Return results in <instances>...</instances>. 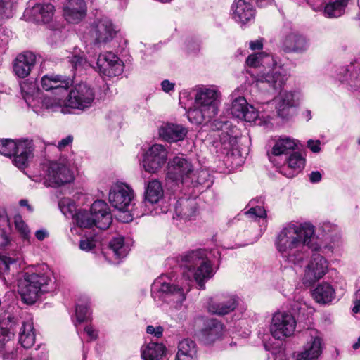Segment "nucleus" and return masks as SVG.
Masks as SVG:
<instances>
[{
	"instance_id": "f257e3e1",
	"label": "nucleus",
	"mask_w": 360,
	"mask_h": 360,
	"mask_svg": "<svg viewBox=\"0 0 360 360\" xmlns=\"http://www.w3.org/2000/svg\"><path fill=\"white\" fill-rule=\"evenodd\" d=\"M275 245L284 261L291 265L301 266L308 256L309 250L312 251L302 278L305 285H313L328 271V262L319 254L321 245L314 238V226L310 224H286L278 233Z\"/></svg>"
},
{
	"instance_id": "f03ea898",
	"label": "nucleus",
	"mask_w": 360,
	"mask_h": 360,
	"mask_svg": "<svg viewBox=\"0 0 360 360\" xmlns=\"http://www.w3.org/2000/svg\"><path fill=\"white\" fill-rule=\"evenodd\" d=\"M248 66L263 67L264 69L257 73V82L266 83L275 91L280 90L284 85L287 77L283 68L277 65L273 57L264 53H257L248 56L246 60Z\"/></svg>"
},
{
	"instance_id": "7ed1b4c3",
	"label": "nucleus",
	"mask_w": 360,
	"mask_h": 360,
	"mask_svg": "<svg viewBox=\"0 0 360 360\" xmlns=\"http://www.w3.org/2000/svg\"><path fill=\"white\" fill-rule=\"evenodd\" d=\"M49 281V276L44 274L25 272L18 284V292L22 300L33 304Z\"/></svg>"
},
{
	"instance_id": "20e7f679",
	"label": "nucleus",
	"mask_w": 360,
	"mask_h": 360,
	"mask_svg": "<svg viewBox=\"0 0 360 360\" xmlns=\"http://www.w3.org/2000/svg\"><path fill=\"white\" fill-rule=\"evenodd\" d=\"M32 153V143L29 141L17 143L12 139L0 140V154L7 157L13 155V162L18 168H23L27 165Z\"/></svg>"
},
{
	"instance_id": "39448f33",
	"label": "nucleus",
	"mask_w": 360,
	"mask_h": 360,
	"mask_svg": "<svg viewBox=\"0 0 360 360\" xmlns=\"http://www.w3.org/2000/svg\"><path fill=\"white\" fill-rule=\"evenodd\" d=\"M94 99V89L86 82H80L70 90L64 104L73 109L84 110L91 105Z\"/></svg>"
},
{
	"instance_id": "423d86ee",
	"label": "nucleus",
	"mask_w": 360,
	"mask_h": 360,
	"mask_svg": "<svg viewBox=\"0 0 360 360\" xmlns=\"http://www.w3.org/2000/svg\"><path fill=\"white\" fill-rule=\"evenodd\" d=\"M167 178L176 183L189 184L195 176L194 167L191 162L184 156H176L167 164Z\"/></svg>"
},
{
	"instance_id": "0eeeda50",
	"label": "nucleus",
	"mask_w": 360,
	"mask_h": 360,
	"mask_svg": "<svg viewBox=\"0 0 360 360\" xmlns=\"http://www.w3.org/2000/svg\"><path fill=\"white\" fill-rule=\"evenodd\" d=\"M295 327V319L290 313L278 311L273 315L270 332L274 338L283 340L291 336L294 333Z\"/></svg>"
},
{
	"instance_id": "6e6552de",
	"label": "nucleus",
	"mask_w": 360,
	"mask_h": 360,
	"mask_svg": "<svg viewBox=\"0 0 360 360\" xmlns=\"http://www.w3.org/2000/svg\"><path fill=\"white\" fill-rule=\"evenodd\" d=\"M168 152L161 144H154L144 153L143 167L148 173H157L166 163Z\"/></svg>"
},
{
	"instance_id": "1a4fd4ad",
	"label": "nucleus",
	"mask_w": 360,
	"mask_h": 360,
	"mask_svg": "<svg viewBox=\"0 0 360 360\" xmlns=\"http://www.w3.org/2000/svg\"><path fill=\"white\" fill-rule=\"evenodd\" d=\"M220 93L215 88H200L195 94V105L200 106L207 115L215 117L219 112Z\"/></svg>"
},
{
	"instance_id": "9d476101",
	"label": "nucleus",
	"mask_w": 360,
	"mask_h": 360,
	"mask_svg": "<svg viewBox=\"0 0 360 360\" xmlns=\"http://www.w3.org/2000/svg\"><path fill=\"white\" fill-rule=\"evenodd\" d=\"M74 179L73 173L63 162H53L47 167L45 180L50 186H60Z\"/></svg>"
},
{
	"instance_id": "9b49d317",
	"label": "nucleus",
	"mask_w": 360,
	"mask_h": 360,
	"mask_svg": "<svg viewBox=\"0 0 360 360\" xmlns=\"http://www.w3.org/2000/svg\"><path fill=\"white\" fill-rule=\"evenodd\" d=\"M307 341L303 351L296 356L295 360H317L323 350V340L318 330L309 329L305 332Z\"/></svg>"
},
{
	"instance_id": "f8f14e48",
	"label": "nucleus",
	"mask_w": 360,
	"mask_h": 360,
	"mask_svg": "<svg viewBox=\"0 0 360 360\" xmlns=\"http://www.w3.org/2000/svg\"><path fill=\"white\" fill-rule=\"evenodd\" d=\"M89 34L96 44H99L112 40L116 34V30L110 19L103 18L91 25Z\"/></svg>"
},
{
	"instance_id": "ddd939ff",
	"label": "nucleus",
	"mask_w": 360,
	"mask_h": 360,
	"mask_svg": "<svg viewBox=\"0 0 360 360\" xmlns=\"http://www.w3.org/2000/svg\"><path fill=\"white\" fill-rule=\"evenodd\" d=\"M153 288H158L161 299L167 302L175 304V307L181 305L186 299V294L183 288L162 281V278L155 280L153 283Z\"/></svg>"
},
{
	"instance_id": "4468645a",
	"label": "nucleus",
	"mask_w": 360,
	"mask_h": 360,
	"mask_svg": "<svg viewBox=\"0 0 360 360\" xmlns=\"http://www.w3.org/2000/svg\"><path fill=\"white\" fill-rule=\"evenodd\" d=\"M133 198V191L126 184L113 186L109 193L111 205L120 211H127Z\"/></svg>"
},
{
	"instance_id": "2eb2a0df",
	"label": "nucleus",
	"mask_w": 360,
	"mask_h": 360,
	"mask_svg": "<svg viewBox=\"0 0 360 360\" xmlns=\"http://www.w3.org/2000/svg\"><path fill=\"white\" fill-rule=\"evenodd\" d=\"M94 67L101 74L109 77L120 75L123 65L119 58L112 53L107 52L100 54Z\"/></svg>"
},
{
	"instance_id": "dca6fc26",
	"label": "nucleus",
	"mask_w": 360,
	"mask_h": 360,
	"mask_svg": "<svg viewBox=\"0 0 360 360\" xmlns=\"http://www.w3.org/2000/svg\"><path fill=\"white\" fill-rule=\"evenodd\" d=\"M238 304V297L233 295H226L211 300L207 309L210 313L224 316L234 311Z\"/></svg>"
},
{
	"instance_id": "f3484780",
	"label": "nucleus",
	"mask_w": 360,
	"mask_h": 360,
	"mask_svg": "<svg viewBox=\"0 0 360 360\" xmlns=\"http://www.w3.org/2000/svg\"><path fill=\"white\" fill-rule=\"evenodd\" d=\"M231 113L233 117L249 122L255 121L258 117V112L252 105H248L243 96L233 98Z\"/></svg>"
},
{
	"instance_id": "a211bd4d",
	"label": "nucleus",
	"mask_w": 360,
	"mask_h": 360,
	"mask_svg": "<svg viewBox=\"0 0 360 360\" xmlns=\"http://www.w3.org/2000/svg\"><path fill=\"white\" fill-rule=\"evenodd\" d=\"M90 212L96 226L100 229H106L112 223V218L108 204L102 200H96L91 207Z\"/></svg>"
},
{
	"instance_id": "6ab92c4d",
	"label": "nucleus",
	"mask_w": 360,
	"mask_h": 360,
	"mask_svg": "<svg viewBox=\"0 0 360 360\" xmlns=\"http://www.w3.org/2000/svg\"><path fill=\"white\" fill-rule=\"evenodd\" d=\"M72 84L71 79L59 75H45L41 79V88L45 91H56V94L66 91Z\"/></svg>"
},
{
	"instance_id": "aec40b11",
	"label": "nucleus",
	"mask_w": 360,
	"mask_h": 360,
	"mask_svg": "<svg viewBox=\"0 0 360 360\" xmlns=\"http://www.w3.org/2000/svg\"><path fill=\"white\" fill-rule=\"evenodd\" d=\"M281 46L286 53H302L307 50L309 43L304 36L290 32L282 38Z\"/></svg>"
},
{
	"instance_id": "412c9836",
	"label": "nucleus",
	"mask_w": 360,
	"mask_h": 360,
	"mask_svg": "<svg viewBox=\"0 0 360 360\" xmlns=\"http://www.w3.org/2000/svg\"><path fill=\"white\" fill-rule=\"evenodd\" d=\"M224 333V325L216 319L205 321L200 330L201 340L207 345H210L221 338Z\"/></svg>"
},
{
	"instance_id": "4be33fe9",
	"label": "nucleus",
	"mask_w": 360,
	"mask_h": 360,
	"mask_svg": "<svg viewBox=\"0 0 360 360\" xmlns=\"http://www.w3.org/2000/svg\"><path fill=\"white\" fill-rule=\"evenodd\" d=\"M233 130H222L219 136V141L215 142L217 151L226 156L235 155L238 153L237 150L238 141L236 135L233 134Z\"/></svg>"
},
{
	"instance_id": "5701e85b",
	"label": "nucleus",
	"mask_w": 360,
	"mask_h": 360,
	"mask_svg": "<svg viewBox=\"0 0 360 360\" xmlns=\"http://www.w3.org/2000/svg\"><path fill=\"white\" fill-rule=\"evenodd\" d=\"M86 5L84 0H67L63 8V15L67 21L78 23L85 16Z\"/></svg>"
},
{
	"instance_id": "b1692460",
	"label": "nucleus",
	"mask_w": 360,
	"mask_h": 360,
	"mask_svg": "<svg viewBox=\"0 0 360 360\" xmlns=\"http://www.w3.org/2000/svg\"><path fill=\"white\" fill-rule=\"evenodd\" d=\"M36 63V56L30 51L18 55L13 61V71L20 78L27 77Z\"/></svg>"
},
{
	"instance_id": "393cba45",
	"label": "nucleus",
	"mask_w": 360,
	"mask_h": 360,
	"mask_svg": "<svg viewBox=\"0 0 360 360\" xmlns=\"http://www.w3.org/2000/svg\"><path fill=\"white\" fill-rule=\"evenodd\" d=\"M233 19L242 25L252 21L255 16L253 6L245 0H235L232 5Z\"/></svg>"
},
{
	"instance_id": "a878e982",
	"label": "nucleus",
	"mask_w": 360,
	"mask_h": 360,
	"mask_svg": "<svg viewBox=\"0 0 360 360\" xmlns=\"http://www.w3.org/2000/svg\"><path fill=\"white\" fill-rule=\"evenodd\" d=\"M275 101L278 116L283 120L290 117L292 115V108L297 105L294 94L290 91L281 92L275 98Z\"/></svg>"
},
{
	"instance_id": "bb28decb",
	"label": "nucleus",
	"mask_w": 360,
	"mask_h": 360,
	"mask_svg": "<svg viewBox=\"0 0 360 360\" xmlns=\"http://www.w3.org/2000/svg\"><path fill=\"white\" fill-rule=\"evenodd\" d=\"M187 129L182 125L167 123L159 128V135L168 142L181 141L187 134Z\"/></svg>"
},
{
	"instance_id": "cd10ccee",
	"label": "nucleus",
	"mask_w": 360,
	"mask_h": 360,
	"mask_svg": "<svg viewBox=\"0 0 360 360\" xmlns=\"http://www.w3.org/2000/svg\"><path fill=\"white\" fill-rule=\"evenodd\" d=\"M191 271L200 289L202 290L205 289V282L214 274L212 264L209 259L200 264V265L195 267V270Z\"/></svg>"
},
{
	"instance_id": "c85d7f7f",
	"label": "nucleus",
	"mask_w": 360,
	"mask_h": 360,
	"mask_svg": "<svg viewBox=\"0 0 360 360\" xmlns=\"http://www.w3.org/2000/svg\"><path fill=\"white\" fill-rule=\"evenodd\" d=\"M312 296L319 304H328L335 297V289L328 283H322L317 285L312 292Z\"/></svg>"
},
{
	"instance_id": "c756f323",
	"label": "nucleus",
	"mask_w": 360,
	"mask_h": 360,
	"mask_svg": "<svg viewBox=\"0 0 360 360\" xmlns=\"http://www.w3.org/2000/svg\"><path fill=\"white\" fill-rule=\"evenodd\" d=\"M163 196V189L160 181L153 179L148 182L145 191V200L155 204Z\"/></svg>"
},
{
	"instance_id": "7c9ffc66",
	"label": "nucleus",
	"mask_w": 360,
	"mask_h": 360,
	"mask_svg": "<svg viewBox=\"0 0 360 360\" xmlns=\"http://www.w3.org/2000/svg\"><path fill=\"white\" fill-rule=\"evenodd\" d=\"M19 342L26 349L30 348L35 342L33 323L31 321H24L20 330Z\"/></svg>"
},
{
	"instance_id": "2f4dec72",
	"label": "nucleus",
	"mask_w": 360,
	"mask_h": 360,
	"mask_svg": "<svg viewBox=\"0 0 360 360\" xmlns=\"http://www.w3.org/2000/svg\"><path fill=\"white\" fill-rule=\"evenodd\" d=\"M165 352V347L160 343L151 342L143 346L141 356L144 360H160Z\"/></svg>"
},
{
	"instance_id": "473e14b6",
	"label": "nucleus",
	"mask_w": 360,
	"mask_h": 360,
	"mask_svg": "<svg viewBox=\"0 0 360 360\" xmlns=\"http://www.w3.org/2000/svg\"><path fill=\"white\" fill-rule=\"evenodd\" d=\"M208 259L205 250H195L186 254L183 258L186 267L189 270H195L200 264Z\"/></svg>"
},
{
	"instance_id": "72a5a7b5",
	"label": "nucleus",
	"mask_w": 360,
	"mask_h": 360,
	"mask_svg": "<svg viewBox=\"0 0 360 360\" xmlns=\"http://www.w3.org/2000/svg\"><path fill=\"white\" fill-rule=\"evenodd\" d=\"M54 6L51 4H37L32 8V13L37 20L49 22L53 18Z\"/></svg>"
},
{
	"instance_id": "f704fd0d",
	"label": "nucleus",
	"mask_w": 360,
	"mask_h": 360,
	"mask_svg": "<svg viewBox=\"0 0 360 360\" xmlns=\"http://www.w3.org/2000/svg\"><path fill=\"white\" fill-rule=\"evenodd\" d=\"M196 212L195 202L187 199L180 200L175 205L176 214L182 218L191 219Z\"/></svg>"
},
{
	"instance_id": "c9c22d12",
	"label": "nucleus",
	"mask_w": 360,
	"mask_h": 360,
	"mask_svg": "<svg viewBox=\"0 0 360 360\" xmlns=\"http://www.w3.org/2000/svg\"><path fill=\"white\" fill-rule=\"evenodd\" d=\"M305 165V159L300 153H294L288 160V168L290 169L288 174L284 173L288 177L291 178L300 172Z\"/></svg>"
},
{
	"instance_id": "e433bc0d",
	"label": "nucleus",
	"mask_w": 360,
	"mask_h": 360,
	"mask_svg": "<svg viewBox=\"0 0 360 360\" xmlns=\"http://www.w3.org/2000/svg\"><path fill=\"white\" fill-rule=\"evenodd\" d=\"M349 0H332L326 4L325 14L329 18H337L342 15Z\"/></svg>"
},
{
	"instance_id": "4c0bfd02",
	"label": "nucleus",
	"mask_w": 360,
	"mask_h": 360,
	"mask_svg": "<svg viewBox=\"0 0 360 360\" xmlns=\"http://www.w3.org/2000/svg\"><path fill=\"white\" fill-rule=\"evenodd\" d=\"M296 147V143L290 138H281L276 141L272 148V153L274 155L287 154L293 150Z\"/></svg>"
},
{
	"instance_id": "58836bf2",
	"label": "nucleus",
	"mask_w": 360,
	"mask_h": 360,
	"mask_svg": "<svg viewBox=\"0 0 360 360\" xmlns=\"http://www.w3.org/2000/svg\"><path fill=\"white\" fill-rule=\"evenodd\" d=\"M73 219L80 228L88 229L93 226H96V222L90 211L79 210L73 216Z\"/></svg>"
},
{
	"instance_id": "ea45409f",
	"label": "nucleus",
	"mask_w": 360,
	"mask_h": 360,
	"mask_svg": "<svg viewBox=\"0 0 360 360\" xmlns=\"http://www.w3.org/2000/svg\"><path fill=\"white\" fill-rule=\"evenodd\" d=\"M204 112L202 108L195 105V108L190 109L187 112V116L191 122L197 124H202L203 122H208L214 117L211 114L207 115Z\"/></svg>"
},
{
	"instance_id": "a19ab883",
	"label": "nucleus",
	"mask_w": 360,
	"mask_h": 360,
	"mask_svg": "<svg viewBox=\"0 0 360 360\" xmlns=\"http://www.w3.org/2000/svg\"><path fill=\"white\" fill-rule=\"evenodd\" d=\"M109 246L117 258L125 257L129 252V248L124 245V238L122 236L114 238L110 242Z\"/></svg>"
},
{
	"instance_id": "79ce46f5",
	"label": "nucleus",
	"mask_w": 360,
	"mask_h": 360,
	"mask_svg": "<svg viewBox=\"0 0 360 360\" xmlns=\"http://www.w3.org/2000/svg\"><path fill=\"white\" fill-rule=\"evenodd\" d=\"M183 353V354L188 355L195 357L197 355L196 344L194 341L190 339H184L179 342L178 345V352Z\"/></svg>"
},
{
	"instance_id": "37998d69",
	"label": "nucleus",
	"mask_w": 360,
	"mask_h": 360,
	"mask_svg": "<svg viewBox=\"0 0 360 360\" xmlns=\"http://www.w3.org/2000/svg\"><path fill=\"white\" fill-rule=\"evenodd\" d=\"M18 0H0V15L4 18L12 16Z\"/></svg>"
},
{
	"instance_id": "c03bdc74",
	"label": "nucleus",
	"mask_w": 360,
	"mask_h": 360,
	"mask_svg": "<svg viewBox=\"0 0 360 360\" xmlns=\"http://www.w3.org/2000/svg\"><path fill=\"white\" fill-rule=\"evenodd\" d=\"M14 223L15 229L20 236L24 239H28L30 238V231L27 224L22 220V217L20 215L15 216Z\"/></svg>"
},
{
	"instance_id": "a18cd8bd",
	"label": "nucleus",
	"mask_w": 360,
	"mask_h": 360,
	"mask_svg": "<svg viewBox=\"0 0 360 360\" xmlns=\"http://www.w3.org/2000/svg\"><path fill=\"white\" fill-rule=\"evenodd\" d=\"M292 310L298 314H304L309 310V306L304 300L303 297L297 295L291 305Z\"/></svg>"
},
{
	"instance_id": "49530a36",
	"label": "nucleus",
	"mask_w": 360,
	"mask_h": 360,
	"mask_svg": "<svg viewBox=\"0 0 360 360\" xmlns=\"http://www.w3.org/2000/svg\"><path fill=\"white\" fill-rule=\"evenodd\" d=\"M75 315L79 323L84 322L89 319V311L87 302L85 304H77L76 305Z\"/></svg>"
},
{
	"instance_id": "de8ad7c7",
	"label": "nucleus",
	"mask_w": 360,
	"mask_h": 360,
	"mask_svg": "<svg viewBox=\"0 0 360 360\" xmlns=\"http://www.w3.org/2000/svg\"><path fill=\"white\" fill-rule=\"evenodd\" d=\"M210 175L208 172L205 170H201L197 173V176L195 174V176H193V182L189 183V184H186L187 186H197L198 185L205 184L209 183L210 181Z\"/></svg>"
},
{
	"instance_id": "09e8293b",
	"label": "nucleus",
	"mask_w": 360,
	"mask_h": 360,
	"mask_svg": "<svg viewBox=\"0 0 360 360\" xmlns=\"http://www.w3.org/2000/svg\"><path fill=\"white\" fill-rule=\"evenodd\" d=\"M14 334L8 328H0V348H4L7 343L12 340Z\"/></svg>"
},
{
	"instance_id": "8fccbe9b",
	"label": "nucleus",
	"mask_w": 360,
	"mask_h": 360,
	"mask_svg": "<svg viewBox=\"0 0 360 360\" xmlns=\"http://www.w3.org/2000/svg\"><path fill=\"white\" fill-rule=\"evenodd\" d=\"M245 214L251 218H263L265 217L266 214L264 207L256 206L250 208Z\"/></svg>"
},
{
	"instance_id": "3c124183",
	"label": "nucleus",
	"mask_w": 360,
	"mask_h": 360,
	"mask_svg": "<svg viewBox=\"0 0 360 360\" xmlns=\"http://www.w3.org/2000/svg\"><path fill=\"white\" fill-rule=\"evenodd\" d=\"M15 262V259L0 255V274H3L8 271L9 265Z\"/></svg>"
},
{
	"instance_id": "603ef678",
	"label": "nucleus",
	"mask_w": 360,
	"mask_h": 360,
	"mask_svg": "<svg viewBox=\"0 0 360 360\" xmlns=\"http://www.w3.org/2000/svg\"><path fill=\"white\" fill-rule=\"evenodd\" d=\"M96 247V241L93 238H84L79 242V248L84 251H90Z\"/></svg>"
},
{
	"instance_id": "864d4df0",
	"label": "nucleus",
	"mask_w": 360,
	"mask_h": 360,
	"mask_svg": "<svg viewBox=\"0 0 360 360\" xmlns=\"http://www.w3.org/2000/svg\"><path fill=\"white\" fill-rule=\"evenodd\" d=\"M70 62L74 68H85L86 66L90 65L86 60L79 56H73L70 60Z\"/></svg>"
},
{
	"instance_id": "5fc2aeb1",
	"label": "nucleus",
	"mask_w": 360,
	"mask_h": 360,
	"mask_svg": "<svg viewBox=\"0 0 360 360\" xmlns=\"http://www.w3.org/2000/svg\"><path fill=\"white\" fill-rule=\"evenodd\" d=\"M163 329L161 326L153 327V326H148L146 328V332L148 334H154L156 337H160L162 335Z\"/></svg>"
},
{
	"instance_id": "6e6d98bb",
	"label": "nucleus",
	"mask_w": 360,
	"mask_h": 360,
	"mask_svg": "<svg viewBox=\"0 0 360 360\" xmlns=\"http://www.w3.org/2000/svg\"><path fill=\"white\" fill-rule=\"evenodd\" d=\"M8 218L4 210H0V229H4L8 226Z\"/></svg>"
},
{
	"instance_id": "4d7b16f0",
	"label": "nucleus",
	"mask_w": 360,
	"mask_h": 360,
	"mask_svg": "<svg viewBox=\"0 0 360 360\" xmlns=\"http://www.w3.org/2000/svg\"><path fill=\"white\" fill-rule=\"evenodd\" d=\"M307 146L314 153H319L321 150L319 141L309 140L307 141Z\"/></svg>"
},
{
	"instance_id": "13d9d810",
	"label": "nucleus",
	"mask_w": 360,
	"mask_h": 360,
	"mask_svg": "<svg viewBox=\"0 0 360 360\" xmlns=\"http://www.w3.org/2000/svg\"><path fill=\"white\" fill-rule=\"evenodd\" d=\"M73 138L72 136H68L67 137L63 139L61 141H60L58 143V148L60 150H63L67 146H68L70 143L72 142Z\"/></svg>"
},
{
	"instance_id": "bf43d9fd",
	"label": "nucleus",
	"mask_w": 360,
	"mask_h": 360,
	"mask_svg": "<svg viewBox=\"0 0 360 360\" xmlns=\"http://www.w3.org/2000/svg\"><path fill=\"white\" fill-rule=\"evenodd\" d=\"M354 306L352 309L354 313H360V289L355 293L354 302Z\"/></svg>"
},
{
	"instance_id": "052dcab7",
	"label": "nucleus",
	"mask_w": 360,
	"mask_h": 360,
	"mask_svg": "<svg viewBox=\"0 0 360 360\" xmlns=\"http://www.w3.org/2000/svg\"><path fill=\"white\" fill-rule=\"evenodd\" d=\"M162 89L165 92H169L173 90L174 84L170 82L169 80H163L161 83Z\"/></svg>"
},
{
	"instance_id": "680f3d73",
	"label": "nucleus",
	"mask_w": 360,
	"mask_h": 360,
	"mask_svg": "<svg viewBox=\"0 0 360 360\" xmlns=\"http://www.w3.org/2000/svg\"><path fill=\"white\" fill-rule=\"evenodd\" d=\"M309 179L311 183L319 182L321 179V174L319 171L312 172L309 175Z\"/></svg>"
},
{
	"instance_id": "e2e57ef3",
	"label": "nucleus",
	"mask_w": 360,
	"mask_h": 360,
	"mask_svg": "<svg viewBox=\"0 0 360 360\" xmlns=\"http://www.w3.org/2000/svg\"><path fill=\"white\" fill-rule=\"evenodd\" d=\"M263 47V44L262 40H255L250 42V48L252 50H260Z\"/></svg>"
},
{
	"instance_id": "0e129e2a",
	"label": "nucleus",
	"mask_w": 360,
	"mask_h": 360,
	"mask_svg": "<svg viewBox=\"0 0 360 360\" xmlns=\"http://www.w3.org/2000/svg\"><path fill=\"white\" fill-rule=\"evenodd\" d=\"M85 332L89 335L90 340H95L97 338V333L94 329L92 328L91 326H86L85 328Z\"/></svg>"
},
{
	"instance_id": "69168bd1",
	"label": "nucleus",
	"mask_w": 360,
	"mask_h": 360,
	"mask_svg": "<svg viewBox=\"0 0 360 360\" xmlns=\"http://www.w3.org/2000/svg\"><path fill=\"white\" fill-rule=\"evenodd\" d=\"M35 236L39 240L42 241L48 236V232L45 229H40L35 232Z\"/></svg>"
},
{
	"instance_id": "338daca9",
	"label": "nucleus",
	"mask_w": 360,
	"mask_h": 360,
	"mask_svg": "<svg viewBox=\"0 0 360 360\" xmlns=\"http://www.w3.org/2000/svg\"><path fill=\"white\" fill-rule=\"evenodd\" d=\"M195 357L191 356L186 354H183V353L177 352L176 354L175 360H195Z\"/></svg>"
},
{
	"instance_id": "774afa93",
	"label": "nucleus",
	"mask_w": 360,
	"mask_h": 360,
	"mask_svg": "<svg viewBox=\"0 0 360 360\" xmlns=\"http://www.w3.org/2000/svg\"><path fill=\"white\" fill-rule=\"evenodd\" d=\"M19 204H20V206L26 207L29 212H32L33 211V208L32 207L31 205H30L28 204V201L27 200H25V199L20 200V202H19Z\"/></svg>"
}]
</instances>
